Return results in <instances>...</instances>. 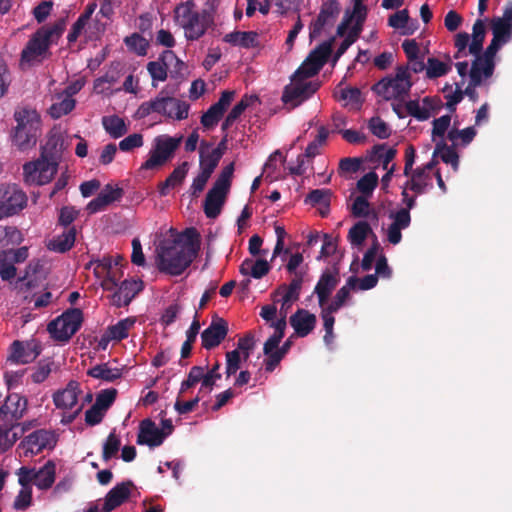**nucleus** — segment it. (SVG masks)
Masks as SVG:
<instances>
[{"label":"nucleus","mask_w":512,"mask_h":512,"mask_svg":"<svg viewBox=\"0 0 512 512\" xmlns=\"http://www.w3.org/2000/svg\"><path fill=\"white\" fill-rule=\"evenodd\" d=\"M332 192L329 189H314L310 191L306 198L305 203L314 205H323L328 211L330 206Z\"/></svg>","instance_id":"c03bdc74"},{"label":"nucleus","mask_w":512,"mask_h":512,"mask_svg":"<svg viewBox=\"0 0 512 512\" xmlns=\"http://www.w3.org/2000/svg\"><path fill=\"white\" fill-rule=\"evenodd\" d=\"M76 101L65 95V97L50 107V115L54 119H58L68 113H70L75 108Z\"/></svg>","instance_id":"864d4df0"},{"label":"nucleus","mask_w":512,"mask_h":512,"mask_svg":"<svg viewBox=\"0 0 512 512\" xmlns=\"http://www.w3.org/2000/svg\"><path fill=\"white\" fill-rule=\"evenodd\" d=\"M203 378V367L193 366L191 367L187 379L181 383L180 394L186 392L188 389L194 387Z\"/></svg>","instance_id":"0e129e2a"},{"label":"nucleus","mask_w":512,"mask_h":512,"mask_svg":"<svg viewBox=\"0 0 512 512\" xmlns=\"http://www.w3.org/2000/svg\"><path fill=\"white\" fill-rule=\"evenodd\" d=\"M64 141L60 135H52L42 148L41 156L58 167V162L63 151Z\"/></svg>","instance_id":"2f4dec72"},{"label":"nucleus","mask_w":512,"mask_h":512,"mask_svg":"<svg viewBox=\"0 0 512 512\" xmlns=\"http://www.w3.org/2000/svg\"><path fill=\"white\" fill-rule=\"evenodd\" d=\"M449 64L444 63L437 58L430 57L427 60L426 75L429 79L439 78L446 75L450 71Z\"/></svg>","instance_id":"de8ad7c7"},{"label":"nucleus","mask_w":512,"mask_h":512,"mask_svg":"<svg viewBox=\"0 0 512 512\" xmlns=\"http://www.w3.org/2000/svg\"><path fill=\"white\" fill-rule=\"evenodd\" d=\"M263 353L266 356L264 360L265 371L273 372L275 368L280 364L281 360L285 357V355L278 349V347H271L268 350L266 349V342L263 346Z\"/></svg>","instance_id":"8fccbe9b"},{"label":"nucleus","mask_w":512,"mask_h":512,"mask_svg":"<svg viewBox=\"0 0 512 512\" xmlns=\"http://www.w3.org/2000/svg\"><path fill=\"white\" fill-rule=\"evenodd\" d=\"M370 233L373 234L369 223L366 221H360L350 228L348 239L353 246H360L364 243Z\"/></svg>","instance_id":"ea45409f"},{"label":"nucleus","mask_w":512,"mask_h":512,"mask_svg":"<svg viewBox=\"0 0 512 512\" xmlns=\"http://www.w3.org/2000/svg\"><path fill=\"white\" fill-rule=\"evenodd\" d=\"M329 135V131L325 126H320L318 129V135L315 140L310 142L305 150V156L307 158H313L320 153V147L326 142Z\"/></svg>","instance_id":"5fc2aeb1"},{"label":"nucleus","mask_w":512,"mask_h":512,"mask_svg":"<svg viewBox=\"0 0 512 512\" xmlns=\"http://www.w3.org/2000/svg\"><path fill=\"white\" fill-rule=\"evenodd\" d=\"M124 191L120 187H113L111 184L105 185L96 198L87 204V211L94 214L104 210L111 203L122 198Z\"/></svg>","instance_id":"aec40b11"},{"label":"nucleus","mask_w":512,"mask_h":512,"mask_svg":"<svg viewBox=\"0 0 512 512\" xmlns=\"http://www.w3.org/2000/svg\"><path fill=\"white\" fill-rule=\"evenodd\" d=\"M333 41L334 38L324 41L323 43L319 44L315 49H313L307 56L306 59H308V62H312L317 66L316 70H321L322 67L328 61L332 53Z\"/></svg>","instance_id":"f704fd0d"},{"label":"nucleus","mask_w":512,"mask_h":512,"mask_svg":"<svg viewBox=\"0 0 512 512\" xmlns=\"http://www.w3.org/2000/svg\"><path fill=\"white\" fill-rule=\"evenodd\" d=\"M132 487H134V484L130 480L115 485L106 494L102 507L103 512H111L126 502L130 497Z\"/></svg>","instance_id":"412c9836"},{"label":"nucleus","mask_w":512,"mask_h":512,"mask_svg":"<svg viewBox=\"0 0 512 512\" xmlns=\"http://www.w3.org/2000/svg\"><path fill=\"white\" fill-rule=\"evenodd\" d=\"M504 44H505L504 42L497 40L495 38H492L490 44L487 46L485 51L482 53L481 57L484 60V64L486 66L485 71L487 72V74L491 73V71H494V69H495L494 58H495L497 52L499 51V49L501 48V46Z\"/></svg>","instance_id":"37998d69"},{"label":"nucleus","mask_w":512,"mask_h":512,"mask_svg":"<svg viewBox=\"0 0 512 512\" xmlns=\"http://www.w3.org/2000/svg\"><path fill=\"white\" fill-rule=\"evenodd\" d=\"M76 233L74 226L69 227L67 231H64L49 242L48 249L58 253L69 251L74 246Z\"/></svg>","instance_id":"7c9ffc66"},{"label":"nucleus","mask_w":512,"mask_h":512,"mask_svg":"<svg viewBox=\"0 0 512 512\" xmlns=\"http://www.w3.org/2000/svg\"><path fill=\"white\" fill-rule=\"evenodd\" d=\"M339 14L340 4L338 0H327L323 2L317 18L311 22L309 26L310 39L312 40L319 37L325 27L333 26Z\"/></svg>","instance_id":"9d476101"},{"label":"nucleus","mask_w":512,"mask_h":512,"mask_svg":"<svg viewBox=\"0 0 512 512\" xmlns=\"http://www.w3.org/2000/svg\"><path fill=\"white\" fill-rule=\"evenodd\" d=\"M493 38L508 43L512 39V1L509 0L503 7V15L491 20Z\"/></svg>","instance_id":"dca6fc26"},{"label":"nucleus","mask_w":512,"mask_h":512,"mask_svg":"<svg viewBox=\"0 0 512 512\" xmlns=\"http://www.w3.org/2000/svg\"><path fill=\"white\" fill-rule=\"evenodd\" d=\"M55 444L56 439L53 432L45 429H39L26 436L20 443L19 447L25 449V454L27 455L28 452L31 454H38L45 448L54 447Z\"/></svg>","instance_id":"ddd939ff"},{"label":"nucleus","mask_w":512,"mask_h":512,"mask_svg":"<svg viewBox=\"0 0 512 512\" xmlns=\"http://www.w3.org/2000/svg\"><path fill=\"white\" fill-rule=\"evenodd\" d=\"M316 316L305 309H298L290 317V325L299 337H306L315 328Z\"/></svg>","instance_id":"5701e85b"},{"label":"nucleus","mask_w":512,"mask_h":512,"mask_svg":"<svg viewBox=\"0 0 512 512\" xmlns=\"http://www.w3.org/2000/svg\"><path fill=\"white\" fill-rule=\"evenodd\" d=\"M228 334V323L223 318L213 319L201 333L202 347L211 350L221 344Z\"/></svg>","instance_id":"2eb2a0df"},{"label":"nucleus","mask_w":512,"mask_h":512,"mask_svg":"<svg viewBox=\"0 0 512 512\" xmlns=\"http://www.w3.org/2000/svg\"><path fill=\"white\" fill-rule=\"evenodd\" d=\"M213 7L203 9L190 19L182 28L188 41H196L200 39L208 28L214 25Z\"/></svg>","instance_id":"9b49d317"},{"label":"nucleus","mask_w":512,"mask_h":512,"mask_svg":"<svg viewBox=\"0 0 512 512\" xmlns=\"http://www.w3.org/2000/svg\"><path fill=\"white\" fill-rule=\"evenodd\" d=\"M286 315H283L280 319L275 322H272L271 326L274 328V333L266 340V349L268 350L271 347H278L282 338L285 334L286 329Z\"/></svg>","instance_id":"603ef678"},{"label":"nucleus","mask_w":512,"mask_h":512,"mask_svg":"<svg viewBox=\"0 0 512 512\" xmlns=\"http://www.w3.org/2000/svg\"><path fill=\"white\" fill-rule=\"evenodd\" d=\"M304 273H295V276L291 280L289 285H281L276 290L277 294H282V305H286L292 301L299 299L300 291L303 284Z\"/></svg>","instance_id":"bb28decb"},{"label":"nucleus","mask_w":512,"mask_h":512,"mask_svg":"<svg viewBox=\"0 0 512 512\" xmlns=\"http://www.w3.org/2000/svg\"><path fill=\"white\" fill-rule=\"evenodd\" d=\"M224 112L219 110L214 104L201 116V124L204 128L210 129L218 124Z\"/></svg>","instance_id":"052dcab7"},{"label":"nucleus","mask_w":512,"mask_h":512,"mask_svg":"<svg viewBox=\"0 0 512 512\" xmlns=\"http://www.w3.org/2000/svg\"><path fill=\"white\" fill-rule=\"evenodd\" d=\"M81 392L79 383L71 380L65 389L57 391L53 395V402L59 409H72L78 401V395Z\"/></svg>","instance_id":"b1692460"},{"label":"nucleus","mask_w":512,"mask_h":512,"mask_svg":"<svg viewBox=\"0 0 512 512\" xmlns=\"http://www.w3.org/2000/svg\"><path fill=\"white\" fill-rule=\"evenodd\" d=\"M368 128L373 135L380 139H387L390 136L389 126L378 116L369 120Z\"/></svg>","instance_id":"680f3d73"},{"label":"nucleus","mask_w":512,"mask_h":512,"mask_svg":"<svg viewBox=\"0 0 512 512\" xmlns=\"http://www.w3.org/2000/svg\"><path fill=\"white\" fill-rule=\"evenodd\" d=\"M56 465L53 461H47L43 467L35 470L34 485L40 490H48L55 482Z\"/></svg>","instance_id":"cd10ccee"},{"label":"nucleus","mask_w":512,"mask_h":512,"mask_svg":"<svg viewBox=\"0 0 512 512\" xmlns=\"http://www.w3.org/2000/svg\"><path fill=\"white\" fill-rule=\"evenodd\" d=\"M316 65L312 62H308L305 59L304 62L295 71L292 80L293 81H304L307 78L313 77L319 73L320 70H316Z\"/></svg>","instance_id":"69168bd1"},{"label":"nucleus","mask_w":512,"mask_h":512,"mask_svg":"<svg viewBox=\"0 0 512 512\" xmlns=\"http://www.w3.org/2000/svg\"><path fill=\"white\" fill-rule=\"evenodd\" d=\"M124 43L129 50L135 52L139 56H145L149 47V42L138 33H133L125 37Z\"/></svg>","instance_id":"49530a36"},{"label":"nucleus","mask_w":512,"mask_h":512,"mask_svg":"<svg viewBox=\"0 0 512 512\" xmlns=\"http://www.w3.org/2000/svg\"><path fill=\"white\" fill-rule=\"evenodd\" d=\"M11 353L8 357V361L14 364H28L33 362L41 353V345L35 341H14L11 344Z\"/></svg>","instance_id":"f8f14e48"},{"label":"nucleus","mask_w":512,"mask_h":512,"mask_svg":"<svg viewBox=\"0 0 512 512\" xmlns=\"http://www.w3.org/2000/svg\"><path fill=\"white\" fill-rule=\"evenodd\" d=\"M412 86L409 68L400 65L396 68L395 75L383 77L372 85L371 90L385 101L403 102L409 95Z\"/></svg>","instance_id":"7ed1b4c3"},{"label":"nucleus","mask_w":512,"mask_h":512,"mask_svg":"<svg viewBox=\"0 0 512 512\" xmlns=\"http://www.w3.org/2000/svg\"><path fill=\"white\" fill-rule=\"evenodd\" d=\"M233 173L234 163L231 162L222 169L212 188L206 194L203 208L208 218L214 219L221 213L222 206L231 187Z\"/></svg>","instance_id":"423d86ee"},{"label":"nucleus","mask_w":512,"mask_h":512,"mask_svg":"<svg viewBox=\"0 0 512 512\" xmlns=\"http://www.w3.org/2000/svg\"><path fill=\"white\" fill-rule=\"evenodd\" d=\"M173 59H175V53L172 50H165L156 61L148 62L146 68L152 78L153 87H157V82H163L167 79L168 69Z\"/></svg>","instance_id":"6ab92c4d"},{"label":"nucleus","mask_w":512,"mask_h":512,"mask_svg":"<svg viewBox=\"0 0 512 512\" xmlns=\"http://www.w3.org/2000/svg\"><path fill=\"white\" fill-rule=\"evenodd\" d=\"M19 423L12 422H3L0 426V451L6 452L8 451L15 442L21 437V434H18L17 431H13V429L19 427Z\"/></svg>","instance_id":"e433bc0d"},{"label":"nucleus","mask_w":512,"mask_h":512,"mask_svg":"<svg viewBox=\"0 0 512 512\" xmlns=\"http://www.w3.org/2000/svg\"><path fill=\"white\" fill-rule=\"evenodd\" d=\"M28 197L16 184H0V220L19 214L26 206Z\"/></svg>","instance_id":"6e6552de"},{"label":"nucleus","mask_w":512,"mask_h":512,"mask_svg":"<svg viewBox=\"0 0 512 512\" xmlns=\"http://www.w3.org/2000/svg\"><path fill=\"white\" fill-rule=\"evenodd\" d=\"M102 124L106 132L114 139L122 137L128 131L125 121L116 115L103 117Z\"/></svg>","instance_id":"58836bf2"},{"label":"nucleus","mask_w":512,"mask_h":512,"mask_svg":"<svg viewBox=\"0 0 512 512\" xmlns=\"http://www.w3.org/2000/svg\"><path fill=\"white\" fill-rule=\"evenodd\" d=\"M66 28V19L60 18L54 24L40 27L28 41L21 53L23 61L31 62L43 56L49 47L57 43Z\"/></svg>","instance_id":"f03ea898"},{"label":"nucleus","mask_w":512,"mask_h":512,"mask_svg":"<svg viewBox=\"0 0 512 512\" xmlns=\"http://www.w3.org/2000/svg\"><path fill=\"white\" fill-rule=\"evenodd\" d=\"M182 140V135L176 137L162 135L155 139L153 149L166 161H169L174 156V153L180 146Z\"/></svg>","instance_id":"a878e982"},{"label":"nucleus","mask_w":512,"mask_h":512,"mask_svg":"<svg viewBox=\"0 0 512 512\" xmlns=\"http://www.w3.org/2000/svg\"><path fill=\"white\" fill-rule=\"evenodd\" d=\"M17 269L8 258L6 250L0 251V277L3 281H10L16 276Z\"/></svg>","instance_id":"6e6d98bb"},{"label":"nucleus","mask_w":512,"mask_h":512,"mask_svg":"<svg viewBox=\"0 0 512 512\" xmlns=\"http://www.w3.org/2000/svg\"><path fill=\"white\" fill-rule=\"evenodd\" d=\"M121 447V439L113 429L107 436L103 443L102 458L105 462H108L113 457H116Z\"/></svg>","instance_id":"79ce46f5"},{"label":"nucleus","mask_w":512,"mask_h":512,"mask_svg":"<svg viewBox=\"0 0 512 512\" xmlns=\"http://www.w3.org/2000/svg\"><path fill=\"white\" fill-rule=\"evenodd\" d=\"M190 105L175 97L164 96L161 91L157 97L141 103L137 109V116L145 118L151 113H158L167 118L184 120L188 117Z\"/></svg>","instance_id":"20e7f679"},{"label":"nucleus","mask_w":512,"mask_h":512,"mask_svg":"<svg viewBox=\"0 0 512 512\" xmlns=\"http://www.w3.org/2000/svg\"><path fill=\"white\" fill-rule=\"evenodd\" d=\"M79 213V210L75 209L73 206H63L59 211L58 224L65 228H69L77 219Z\"/></svg>","instance_id":"338daca9"},{"label":"nucleus","mask_w":512,"mask_h":512,"mask_svg":"<svg viewBox=\"0 0 512 512\" xmlns=\"http://www.w3.org/2000/svg\"><path fill=\"white\" fill-rule=\"evenodd\" d=\"M357 283L358 278L356 276H350L347 279L346 284L337 291L331 303L327 306L324 305V308L336 313L349 299L350 290L357 288Z\"/></svg>","instance_id":"c756f323"},{"label":"nucleus","mask_w":512,"mask_h":512,"mask_svg":"<svg viewBox=\"0 0 512 512\" xmlns=\"http://www.w3.org/2000/svg\"><path fill=\"white\" fill-rule=\"evenodd\" d=\"M87 375L111 383L122 377V369L112 368L108 363H101L88 369Z\"/></svg>","instance_id":"473e14b6"},{"label":"nucleus","mask_w":512,"mask_h":512,"mask_svg":"<svg viewBox=\"0 0 512 512\" xmlns=\"http://www.w3.org/2000/svg\"><path fill=\"white\" fill-rule=\"evenodd\" d=\"M200 250V234L194 228H186L172 239H165L157 249L156 264L160 272L181 275L194 261Z\"/></svg>","instance_id":"f257e3e1"},{"label":"nucleus","mask_w":512,"mask_h":512,"mask_svg":"<svg viewBox=\"0 0 512 512\" xmlns=\"http://www.w3.org/2000/svg\"><path fill=\"white\" fill-rule=\"evenodd\" d=\"M263 353L266 356L264 360L265 371L273 372L275 368L280 364L281 360L285 357V355L278 349V347H271L268 350L266 349V342L263 346Z\"/></svg>","instance_id":"3c124183"},{"label":"nucleus","mask_w":512,"mask_h":512,"mask_svg":"<svg viewBox=\"0 0 512 512\" xmlns=\"http://www.w3.org/2000/svg\"><path fill=\"white\" fill-rule=\"evenodd\" d=\"M53 365L54 362L51 359H44L39 361L35 371L31 375L32 381L34 383L44 382L50 375Z\"/></svg>","instance_id":"13d9d810"},{"label":"nucleus","mask_w":512,"mask_h":512,"mask_svg":"<svg viewBox=\"0 0 512 512\" xmlns=\"http://www.w3.org/2000/svg\"><path fill=\"white\" fill-rule=\"evenodd\" d=\"M378 184V176L375 172H369L357 182V189L364 195H371Z\"/></svg>","instance_id":"bf43d9fd"},{"label":"nucleus","mask_w":512,"mask_h":512,"mask_svg":"<svg viewBox=\"0 0 512 512\" xmlns=\"http://www.w3.org/2000/svg\"><path fill=\"white\" fill-rule=\"evenodd\" d=\"M56 172L57 167L43 156L23 165V176L27 185H45L52 180Z\"/></svg>","instance_id":"1a4fd4ad"},{"label":"nucleus","mask_w":512,"mask_h":512,"mask_svg":"<svg viewBox=\"0 0 512 512\" xmlns=\"http://www.w3.org/2000/svg\"><path fill=\"white\" fill-rule=\"evenodd\" d=\"M195 3L194 0H187L186 2L178 4L174 9L175 21L183 27L186 23L192 19L199 12L194 11Z\"/></svg>","instance_id":"a19ab883"},{"label":"nucleus","mask_w":512,"mask_h":512,"mask_svg":"<svg viewBox=\"0 0 512 512\" xmlns=\"http://www.w3.org/2000/svg\"><path fill=\"white\" fill-rule=\"evenodd\" d=\"M165 440V433L160 431L155 422L149 418L142 420L139 424L137 444L149 447H158Z\"/></svg>","instance_id":"a211bd4d"},{"label":"nucleus","mask_w":512,"mask_h":512,"mask_svg":"<svg viewBox=\"0 0 512 512\" xmlns=\"http://www.w3.org/2000/svg\"><path fill=\"white\" fill-rule=\"evenodd\" d=\"M189 170V163L184 161L178 167H176L171 174L166 178L165 181L159 183L158 192L161 196H166L168 194L169 188H173L177 185H180Z\"/></svg>","instance_id":"c85d7f7f"},{"label":"nucleus","mask_w":512,"mask_h":512,"mask_svg":"<svg viewBox=\"0 0 512 512\" xmlns=\"http://www.w3.org/2000/svg\"><path fill=\"white\" fill-rule=\"evenodd\" d=\"M95 265L96 274H107V281L111 282L113 286H117L116 280L110 275L113 267V260L109 256H105L102 259L90 261L88 266Z\"/></svg>","instance_id":"4d7b16f0"},{"label":"nucleus","mask_w":512,"mask_h":512,"mask_svg":"<svg viewBox=\"0 0 512 512\" xmlns=\"http://www.w3.org/2000/svg\"><path fill=\"white\" fill-rule=\"evenodd\" d=\"M143 290L141 280H124L119 289L113 294V304L117 307L128 306L132 299Z\"/></svg>","instance_id":"4be33fe9"},{"label":"nucleus","mask_w":512,"mask_h":512,"mask_svg":"<svg viewBox=\"0 0 512 512\" xmlns=\"http://www.w3.org/2000/svg\"><path fill=\"white\" fill-rule=\"evenodd\" d=\"M339 281L340 276L339 270L337 268H334L333 270L327 269L321 274L314 288V293L318 297L320 307H323L326 304L329 296L331 295L332 291L336 288Z\"/></svg>","instance_id":"f3484780"},{"label":"nucleus","mask_w":512,"mask_h":512,"mask_svg":"<svg viewBox=\"0 0 512 512\" xmlns=\"http://www.w3.org/2000/svg\"><path fill=\"white\" fill-rule=\"evenodd\" d=\"M209 147H211V144H209L206 141H202L200 143L199 166H200V171L204 172V174L211 176L213 174L214 170L216 169V167L218 166L221 158L218 157L216 154H214L211 151L206 153L205 149L209 148Z\"/></svg>","instance_id":"c9c22d12"},{"label":"nucleus","mask_w":512,"mask_h":512,"mask_svg":"<svg viewBox=\"0 0 512 512\" xmlns=\"http://www.w3.org/2000/svg\"><path fill=\"white\" fill-rule=\"evenodd\" d=\"M136 320L134 317H127L111 325L106 330V341H121L128 337L129 330L134 326Z\"/></svg>","instance_id":"72a5a7b5"},{"label":"nucleus","mask_w":512,"mask_h":512,"mask_svg":"<svg viewBox=\"0 0 512 512\" xmlns=\"http://www.w3.org/2000/svg\"><path fill=\"white\" fill-rule=\"evenodd\" d=\"M27 410V399L17 393L9 394L0 406V420L2 422L18 423Z\"/></svg>","instance_id":"4468645a"},{"label":"nucleus","mask_w":512,"mask_h":512,"mask_svg":"<svg viewBox=\"0 0 512 512\" xmlns=\"http://www.w3.org/2000/svg\"><path fill=\"white\" fill-rule=\"evenodd\" d=\"M223 41L246 49L259 46L258 33L255 31H233L226 34Z\"/></svg>","instance_id":"393cba45"},{"label":"nucleus","mask_w":512,"mask_h":512,"mask_svg":"<svg viewBox=\"0 0 512 512\" xmlns=\"http://www.w3.org/2000/svg\"><path fill=\"white\" fill-rule=\"evenodd\" d=\"M407 114L416 118L418 121H426L431 117L428 109H422L417 100H410L405 103Z\"/></svg>","instance_id":"774afa93"},{"label":"nucleus","mask_w":512,"mask_h":512,"mask_svg":"<svg viewBox=\"0 0 512 512\" xmlns=\"http://www.w3.org/2000/svg\"><path fill=\"white\" fill-rule=\"evenodd\" d=\"M455 146L456 145L453 143L451 146H448L443 140L439 141L435 145L433 156H440L444 163L450 164L454 170H457L459 165V155L455 150Z\"/></svg>","instance_id":"4c0bfd02"},{"label":"nucleus","mask_w":512,"mask_h":512,"mask_svg":"<svg viewBox=\"0 0 512 512\" xmlns=\"http://www.w3.org/2000/svg\"><path fill=\"white\" fill-rule=\"evenodd\" d=\"M117 396V390L115 388H108L101 390L95 400L96 407H100L103 410H107L115 401Z\"/></svg>","instance_id":"e2e57ef3"},{"label":"nucleus","mask_w":512,"mask_h":512,"mask_svg":"<svg viewBox=\"0 0 512 512\" xmlns=\"http://www.w3.org/2000/svg\"><path fill=\"white\" fill-rule=\"evenodd\" d=\"M83 322V312L78 308L65 311L57 319L51 321L47 330L51 336L61 342H66L78 332Z\"/></svg>","instance_id":"0eeeda50"},{"label":"nucleus","mask_w":512,"mask_h":512,"mask_svg":"<svg viewBox=\"0 0 512 512\" xmlns=\"http://www.w3.org/2000/svg\"><path fill=\"white\" fill-rule=\"evenodd\" d=\"M14 119L17 123L13 142L20 150H27L37 142L40 128V115L34 109L19 108L14 112Z\"/></svg>","instance_id":"39448f33"},{"label":"nucleus","mask_w":512,"mask_h":512,"mask_svg":"<svg viewBox=\"0 0 512 512\" xmlns=\"http://www.w3.org/2000/svg\"><path fill=\"white\" fill-rule=\"evenodd\" d=\"M303 90L300 89L297 82L294 83L293 86H286L283 94L282 101L285 104H291L292 108H295L299 104H301L304 100H306L303 96Z\"/></svg>","instance_id":"09e8293b"},{"label":"nucleus","mask_w":512,"mask_h":512,"mask_svg":"<svg viewBox=\"0 0 512 512\" xmlns=\"http://www.w3.org/2000/svg\"><path fill=\"white\" fill-rule=\"evenodd\" d=\"M477 132L474 127H467L463 130L452 128L447 133V138L454 144L457 145V140H461V144L466 146L470 144L475 138Z\"/></svg>","instance_id":"a18cd8bd"}]
</instances>
